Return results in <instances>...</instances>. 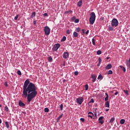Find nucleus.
Here are the masks:
<instances>
[{"mask_svg":"<svg viewBox=\"0 0 130 130\" xmlns=\"http://www.w3.org/2000/svg\"><path fill=\"white\" fill-rule=\"evenodd\" d=\"M63 66V67H64L66 66V63H64Z\"/></svg>","mask_w":130,"mask_h":130,"instance_id":"bf43d9fd","label":"nucleus"},{"mask_svg":"<svg viewBox=\"0 0 130 130\" xmlns=\"http://www.w3.org/2000/svg\"><path fill=\"white\" fill-rule=\"evenodd\" d=\"M71 32H72V30L68 29L66 31L67 34L70 35L71 34Z\"/></svg>","mask_w":130,"mask_h":130,"instance_id":"c85d7f7f","label":"nucleus"},{"mask_svg":"<svg viewBox=\"0 0 130 130\" xmlns=\"http://www.w3.org/2000/svg\"><path fill=\"white\" fill-rule=\"evenodd\" d=\"M82 31L83 33H85V29H82Z\"/></svg>","mask_w":130,"mask_h":130,"instance_id":"864d4df0","label":"nucleus"},{"mask_svg":"<svg viewBox=\"0 0 130 130\" xmlns=\"http://www.w3.org/2000/svg\"><path fill=\"white\" fill-rule=\"evenodd\" d=\"M124 93H125V94L126 95H127V96H128L129 94H128V91H127V90H123Z\"/></svg>","mask_w":130,"mask_h":130,"instance_id":"393cba45","label":"nucleus"},{"mask_svg":"<svg viewBox=\"0 0 130 130\" xmlns=\"http://www.w3.org/2000/svg\"><path fill=\"white\" fill-rule=\"evenodd\" d=\"M74 22H75V23H79V22H80V20L79 19H75Z\"/></svg>","mask_w":130,"mask_h":130,"instance_id":"58836bf2","label":"nucleus"},{"mask_svg":"<svg viewBox=\"0 0 130 130\" xmlns=\"http://www.w3.org/2000/svg\"><path fill=\"white\" fill-rule=\"evenodd\" d=\"M19 106H22V107H25V104H24L22 101L19 102Z\"/></svg>","mask_w":130,"mask_h":130,"instance_id":"ddd939ff","label":"nucleus"},{"mask_svg":"<svg viewBox=\"0 0 130 130\" xmlns=\"http://www.w3.org/2000/svg\"><path fill=\"white\" fill-rule=\"evenodd\" d=\"M106 111H109V109H106Z\"/></svg>","mask_w":130,"mask_h":130,"instance_id":"6e6d98bb","label":"nucleus"},{"mask_svg":"<svg viewBox=\"0 0 130 130\" xmlns=\"http://www.w3.org/2000/svg\"><path fill=\"white\" fill-rule=\"evenodd\" d=\"M5 111H7V112L9 111V108L8 107V106L5 107Z\"/></svg>","mask_w":130,"mask_h":130,"instance_id":"c9c22d12","label":"nucleus"},{"mask_svg":"<svg viewBox=\"0 0 130 130\" xmlns=\"http://www.w3.org/2000/svg\"><path fill=\"white\" fill-rule=\"evenodd\" d=\"M74 75H75V76H78V75H79V72H77V71L75 72Z\"/></svg>","mask_w":130,"mask_h":130,"instance_id":"37998d69","label":"nucleus"},{"mask_svg":"<svg viewBox=\"0 0 130 130\" xmlns=\"http://www.w3.org/2000/svg\"><path fill=\"white\" fill-rule=\"evenodd\" d=\"M85 91H88V89H89V86L86 84L85 85Z\"/></svg>","mask_w":130,"mask_h":130,"instance_id":"c756f323","label":"nucleus"},{"mask_svg":"<svg viewBox=\"0 0 130 130\" xmlns=\"http://www.w3.org/2000/svg\"><path fill=\"white\" fill-rule=\"evenodd\" d=\"M5 124H6V127L7 128H10V125L9 124V122H8V121L5 122Z\"/></svg>","mask_w":130,"mask_h":130,"instance_id":"412c9836","label":"nucleus"},{"mask_svg":"<svg viewBox=\"0 0 130 130\" xmlns=\"http://www.w3.org/2000/svg\"><path fill=\"white\" fill-rule=\"evenodd\" d=\"M104 117L103 116H101L99 118V123H101V124H103L104 123V121H103V118Z\"/></svg>","mask_w":130,"mask_h":130,"instance_id":"6e6552de","label":"nucleus"},{"mask_svg":"<svg viewBox=\"0 0 130 130\" xmlns=\"http://www.w3.org/2000/svg\"><path fill=\"white\" fill-rule=\"evenodd\" d=\"M73 13V11L72 10H69L65 12L66 14H72Z\"/></svg>","mask_w":130,"mask_h":130,"instance_id":"a878e982","label":"nucleus"},{"mask_svg":"<svg viewBox=\"0 0 130 130\" xmlns=\"http://www.w3.org/2000/svg\"><path fill=\"white\" fill-rule=\"evenodd\" d=\"M48 61H49L50 62H51V61H52L53 59H52V57L51 56H49L48 58Z\"/></svg>","mask_w":130,"mask_h":130,"instance_id":"6ab92c4d","label":"nucleus"},{"mask_svg":"<svg viewBox=\"0 0 130 130\" xmlns=\"http://www.w3.org/2000/svg\"><path fill=\"white\" fill-rule=\"evenodd\" d=\"M36 12L32 13L31 15V18H33V17H36Z\"/></svg>","mask_w":130,"mask_h":130,"instance_id":"bb28decb","label":"nucleus"},{"mask_svg":"<svg viewBox=\"0 0 130 130\" xmlns=\"http://www.w3.org/2000/svg\"><path fill=\"white\" fill-rule=\"evenodd\" d=\"M63 82H66V80H65V79L63 80Z\"/></svg>","mask_w":130,"mask_h":130,"instance_id":"052dcab7","label":"nucleus"},{"mask_svg":"<svg viewBox=\"0 0 130 130\" xmlns=\"http://www.w3.org/2000/svg\"><path fill=\"white\" fill-rule=\"evenodd\" d=\"M17 74L19 75V76H22V73L21 72V71L18 70L17 71Z\"/></svg>","mask_w":130,"mask_h":130,"instance_id":"473e14b6","label":"nucleus"},{"mask_svg":"<svg viewBox=\"0 0 130 130\" xmlns=\"http://www.w3.org/2000/svg\"><path fill=\"white\" fill-rule=\"evenodd\" d=\"M88 114H91V115H92V116H94V114H93V113H92L91 112H89Z\"/></svg>","mask_w":130,"mask_h":130,"instance_id":"de8ad7c7","label":"nucleus"},{"mask_svg":"<svg viewBox=\"0 0 130 130\" xmlns=\"http://www.w3.org/2000/svg\"><path fill=\"white\" fill-rule=\"evenodd\" d=\"M66 40H67V37H66V36H63L62 39L61 40V42H64V41H66Z\"/></svg>","mask_w":130,"mask_h":130,"instance_id":"a211bd4d","label":"nucleus"},{"mask_svg":"<svg viewBox=\"0 0 130 130\" xmlns=\"http://www.w3.org/2000/svg\"><path fill=\"white\" fill-rule=\"evenodd\" d=\"M44 111L45 112H49V109H48V108H45Z\"/></svg>","mask_w":130,"mask_h":130,"instance_id":"7c9ffc66","label":"nucleus"},{"mask_svg":"<svg viewBox=\"0 0 130 130\" xmlns=\"http://www.w3.org/2000/svg\"><path fill=\"white\" fill-rule=\"evenodd\" d=\"M113 74V72L111 70H109L108 73H107V75H112Z\"/></svg>","mask_w":130,"mask_h":130,"instance_id":"b1692460","label":"nucleus"},{"mask_svg":"<svg viewBox=\"0 0 130 130\" xmlns=\"http://www.w3.org/2000/svg\"><path fill=\"white\" fill-rule=\"evenodd\" d=\"M63 115V114H61L60 115V116H59L57 118V120H59L60 119V118H61V117H62V116Z\"/></svg>","mask_w":130,"mask_h":130,"instance_id":"2f4dec72","label":"nucleus"},{"mask_svg":"<svg viewBox=\"0 0 130 130\" xmlns=\"http://www.w3.org/2000/svg\"><path fill=\"white\" fill-rule=\"evenodd\" d=\"M89 103H94V99H91Z\"/></svg>","mask_w":130,"mask_h":130,"instance_id":"c03bdc74","label":"nucleus"},{"mask_svg":"<svg viewBox=\"0 0 130 130\" xmlns=\"http://www.w3.org/2000/svg\"><path fill=\"white\" fill-rule=\"evenodd\" d=\"M23 92L22 97L27 98V104L30 103L37 96V87L32 82H30L29 79H27L24 83L23 87Z\"/></svg>","mask_w":130,"mask_h":130,"instance_id":"f257e3e1","label":"nucleus"},{"mask_svg":"<svg viewBox=\"0 0 130 130\" xmlns=\"http://www.w3.org/2000/svg\"><path fill=\"white\" fill-rule=\"evenodd\" d=\"M126 64L127 68H128V69H130V57H129V60H126Z\"/></svg>","mask_w":130,"mask_h":130,"instance_id":"9b49d317","label":"nucleus"},{"mask_svg":"<svg viewBox=\"0 0 130 130\" xmlns=\"http://www.w3.org/2000/svg\"><path fill=\"white\" fill-rule=\"evenodd\" d=\"M112 68V65H111V64H109L105 67V69L106 70H110V69H111Z\"/></svg>","mask_w":130,"mask_h":130,"instance_id":"f8f14e48","label":"nucleus"},{"mask_svg":"<svg viewBox=\"0 0 130 130\" xmlns=\"http://www.w3.org/2000/svg\"><path fill=\"white\" fill-rule=\"evenodd\" d=\"M0 93H1V91H0Z\"/></svg>","mask_w":130,"mask_h":130,"instance_id":"0e129e2a","label":"nucleus"},{"mask_svg":"<svg viewBox=\"0 0 130 130\" xmlns=\"http://www.w3.org/2000/svg\"><path fill=\"white\" fill-rule=\"evenodd\" d=\"M99 63H101V62H102V59L100 57L99 58Z\"/></svg>","mask_w":130,"mask_h":130,"instance_id":"a19ab883","label":"nucleus"},{"mask_svg":"<svg viewBox=\"0 0 130 130\" xmlns=\"http://www.w3.org/2000/svg\"><path fill=\"white\" fill-rule=\"evenodd\" d=\"M114 92H115V95H117V94H118V91H117L116 90H113V92L114 93Z\"/></svg>","mask_w":130,"mask_h":130,"instance_id":"79ce46f5","label":"nucleus"},{"mask_svg":"<svg viewBox=\"0 0 130 130\" xmlns=\"http://www.w3.org/2000/svg\"><path fill=\"white\" fill-rule=\"evenodd\" d=\"M82 3H83V1L80 0L79 2L77 4V6L79 7H82Z\"/></svg>","mask_w":130,"mask_h":130,"instance_id":"4468645a","label":"nucleus"},{"mask_svg":"<svg viewBox=\"0 0 130 130\" xmlns=\"http://www.w3.org/2000/svg\"><path fill=\"white\" fill-rule=\"evenodd\" d=\"M79 36V34L77 31H74L73 32V37H78Z\"/></svg>","mask_w":130,"mask_h":130,"instance_id":"2eb2a0df","label":"nucleus"},{"mask_svg":"<svg viewBox=\"0 0 130 130\" xmlns=\"http://www.w3.org/2000/svg\"><path fill=\"white\" fill-rule=\"evenodd\" d=\"M59 47H60V44H55L52 48L53 51H56Z\"/></svg>","mask_w":130,"mask_h":130,"instance_id":"0eeeda50","label":"nucleus"},{"mask_svg":"<svg viewBox=\"0 0 130 130\" xmlns=\"http://www.w3.org/2000/svg\"><path fill=\"white\" fill-rule=\"evenodd\" d=\"M108 29L109 30V31H113L114 28L112 27V26H111V25H109Z\"/></svg>","mask_w":130,"mask_h":130,"instance_id":"4be33fe9","label":"nucleus"},{"mask_svg":"<svg viewBox=\"0 0 130 130\" xmlns=\"http://www.w3.org/2000/svg\"><path fill=\"white\" fill-rule=\"evenodd\" d=\"M60 110H62V109H63V105H62V104L60 105Z\"/></svg>","mask_w":130,"mask_h":130,"instance_id":"4c0bfd02","label":"nucleus"},{"mask_svg":"<svg viewBox=\"0 0 130 130\" xmlns=\"http://www.w3.org/2000/svg\"><path fill=\"white\" fill-rule=\"evenodd\" d=\"M80 120L82 122H84V121H85V119L84 118H80Z\"/></svg>","mask_w":130,"mask_h":130,"instance_id":"a18cd8bd","label":"nucleus"},{"mask_svg":"<svg viewBox=\"0 0 130 130\" xmlns=\"http://www.w3.org/2000/svg\"><path fill=\"white\" fill-rule=\"evenodd\" d=\"M119 67L122 69V70L123 71V72H124V73H125L126 69H125V68H124V67L122 66H120Z\"/></svg>","mask_w":130,"mask_h":130,"instance_id":"dca6fc26","label":"nucleus"},{"mask_svg":"<svg viewBox=\"0 0 130 130\" xmlns=\"http://www.w3.org/2000/svg\"><path fill=\"white\" fill-rule=\"evenodd\" d=\"M111 26L112 27H117V26H118V20L115 18L113 19L112 20Z\"/></svg>","mask_w":130,"mask_h":130,"instance_id":"7ed1b4c3","label":"nucleus"},{"mask_svg":"<svg viewBox=\"0 0 130 130\" xmlns=\"http://www.w3.org/2000/svg\"><path fill=\"white\" fill-rule=\"evenodd\" d=\"M5 87H8V82H6L5 83Z\"/></svg>","mask_w":130,"mask_h":130,"instance_id":"09e8293b","label":"nucleus"},{"mask_svg":"<svg viewBox=\"0 0 130 130\" xmlns=\"http://www.w3.org/2000/svg\"><path fill=\"white\" fill-rule=\"evenodd\" d=\"M18 18H19V15H16V16L15 17L14 20H15V21H17V20H18Z\"/></svg>","mask_w":130,"mask_h":130,"instance_id":"e433bc0d","label":"nucleus"},{"mask_svg":"<svg viewBox=\"0 0 130 130\" xmlns=\"http://www.w3.org/2000/svg\"><path fill=\"white\" fill-rule=\"evenodd\" d=\"M125 122V120L122 119L120 121V124H124V123Z\"/></svg>","mask_w":130,"mask_h":130,"instance_id":"f3484780","label":"nucleus"},{"mask_svg":"<svg viewBox=\"0 0 130 130\" xmlns=\"http://www.w3.org/2000/svg\"><path fill=\"white\" fill-rule=\"evenodd\" d=\"M109 1H110V0H107V2H109Z\"/></svg>","mask_w":130,"mask_h":130,"instance_id":"680f3d73","label":"nucleus"},{"mask_svg":"<svg viewBox=\"0 0 130 130\" xmlns=\"http://www.w3.org/2000/svg\"><path fill=\"white\" fill-rule=\"evenodd\" d=\"M101 53H102V52L101 51V50H98L96 52V54L98 55H100V54H101Z\"/></svg>","mask_w":130,"mask_h":130,"instance_id":"cd10ccee","label":"nucleus"},{"mask_svg":"<svg viewBox=\"0 0 130 130\" xmlns=\"http://www.w3.org/2000/svg\"><path fill=\"white\" fill-rule=\"evenodd\" d=\"M98 80H102L103 79V76L101 74L99 75V77L98 78Z\"/></svg>","mask_w":130,"mask_h":130,"instance_id":"5701e85b","label":"nucleus"},{"mask_svg":"<svg viewBox=\"0 0 130 130\" xmlns=\"http://www.w3.org/2000/svg\"><path fill=\"white\" fill-rule=\"evenodd\" d=\"M76 20V16H73V17L71 18V21L72 22H74Z\"/></svg>","mask_w":130,"mask_h":130,"instance_id":"72a5a7b5","label":"nucleus"},{"mask_svg":"<svg viewBox=\"0 0 130 130\" xmlns=\"http://www.w3.org/2000/svg\"><path fill=\"white\" fill-rule=\"evenodd\" d=\"M76 31L77 32H80L81 31V29H80V27H77L76 29Z\"/></svg>","mask_w":130,"mask_h":130,"instance_id":"ea45409f","label":"nucleus"},{"mask_svg":"<svg viewBox=\"0 0 130 130\" xmlns=\"http://www.w3.org/2000/svg\"><path fill=\"white\" fill-rule=\"evenodd\" d=\"M105 95L106 96V98H105V101H106V102L105 104V107L109 108L110 105H109V101H108V98L109 96L108 95V93H106Z\"/></svg>","mask_w":130,"mask_h":130,"instance_id":"20e7f679","label":"nucleus"},{"mask_svg":"<svg viewBox=\"0 0 130 130\" xmlns=\"http://www.w3.org/2000/svg\"><path fill=\"white\" fill-rule=\"evenodd\" d=\"M106 59H107V60L109 59V57H107L106 58Z\"/></svg>","mask_w":130,"mask_h":130,"instance_id":"4d7b16f0","label":"nucleus"},{"mask_svg":"<svg viewBox=\"0 0 130 130\" xmlns=\"http://www.w3.org/2000/svg\"><path fill=\"white\" fill-rule=\"evenodd\" d=\"M115 120V118L114 117L111 118L110 120V123H112V122H113V121H114Z\"/></svg>","mask_w":130,"mask_h":130,"instance_id":"aec40b11","label":"nucleus"},{"mask_svg":"<svg viewBox=\"0 0 130 130\" xmlns=\"http://www.w3.org/2000/svg\"><path fill=\"white\" fill-rule=\"evenodd\" d=\"M34 25H36V21H34Z\"/></svg>","mask_w":130,"mask_h":130,"instance_id":"603ef678","label":"nucleus"},{"mask_svg":"<svg viewBox=\"0 0 130 130\" xmlns=\"http://www.w3.org/2000/svg\"><path fill=\"white\" fill-rule=\"evenodd\" d=\"M44 32H45V35H46V36H48V35H49V34H50V28H49V27L46 26L44 27Z\"/></svg>","mask_w":130,"mask_h":130,"instance_id":"39448f33","label":"nucleus"},{"mask_svg":"<svg viewBox=\"0 0 130 130\" xmlns=\"http://www.w3.org/2000/svg\"><path fill=\"white\" fill-rule=\"evenodd\" d=\"M95 19L96 15H95V13L91 12L90 14V17L89 18V22L90 25H93V24H94Z\"/></svg>","mask_w":130,"mask_h":130,"instance_id":"f03ea898","label":"nucleus"},{"mask_svg":"<svg viewBox=\"0 0 130 130\" xmlns=\"http://www.w3.org/2000/svg\"><path fill=\"white\" fill-rule=\"evenodd\" d=\"M92 43L93 45H95V39L93 38L92 39Z\"/></svg>","mask_w":130,"mask_h":130,"instance_id":"f704fd0d","label":"nucleus"},{"mask_svg":"<svg viewBox=\"0 0 130 130\" xmlns=\"http://www.w3.org/2000/svg\"><path fill=\"white\" fill-rule=\"evenodd\" d=\"M96 75L95 74H92L91 75V79L92 83H95L96 82Z\"/></svg>","mask_w":130,"mask_h":130,"instance_id":"1a4fd4ad","label":"nucleus"},{"mask_svg":"<svg viewBox=\"0 0 130 130\" xmlns=\"http://www.w3.org/2000/svg\"><path fill=\"white\" fill-rule=\"evenodd\" d=\"M43 16L44 17H48V14L47 13H44Z\"/></svg>","mask_w":130,"mask_h":130,"instance_id":"49530a36","label":"nucleus"},{"mask_svg":"<svg viewBox=\"0 0 130 130\" xmlns=\"http://www.w3.org/2000/svg\"><path fill=\"white\" fill-rule=\"evenodd\" d=\"M89 34V30H87L86 32H85V34Z\"/></svg>","mask_w":130,"mask_h":130,"instance_id":"3c124183","label":"nucleus"},{"mask_svg":"<svg viewBox=\"0 0 130 130\" xmlns=\"http://www.w3.org/2000/svg\"><path fill=\"white\" fill-rule=\"evenodd\" d=\"M0 107H2V105H0Z\"/></svg>","mask_w":130,"mask_h":130,"instance_id":"e2e57ef3","label":"nucleus"},{"mask_svg":"<svg viewBox=\"0 0 130 130\" xmlns=\"http://www.w3.org/2000/svg\"><path fill=\"white\" fill-rule=\"evenodd\" d=\"M1 123H2V119H0V124H1Z\"/></svg>","mask_w":130,"mask_h":130,"instance_id":"13d9d810","label":"nucleus"},{"mask_svg":"<svg viewBox=\"0 0 130 130\" xmlns=\"http://www.w3.org/2000/svg\"><path fill=\"white\" fill-rule=\"evenodd\" d=\"M88 117H90V118H93V116H92V115H88Z\"/></svg>","mask_w":130,"mask_h":130,"instance_id":"8fccbe9b","label":"nucleus"},{"mask_svg":"<svg viewBox=\"0 0 130 130\" xmlns=\"http://www.w3.org/2000/svg\"><path fill=\"white\" fill-rule=\"evenodd\" d=\"M63 58L67 59L69 57V53L68 52H64L63 54Z\"/></svg>","mask_w":130,"mask_h":130,"instance_id":"9d476101","label":"nucleus"},{"mask_svg":"<svg viewBox=\"0 0 130 130\" xmlns=\"http://www.w3.org/2000/svg\"><path fill=\"white\" fill-rule=\"evenodd\" d=\"M101 63H99H99L98 64V67H100V64H101Z\"/></svg>","mask_w":130,"mask_h":130,"instance_id":"5fc2aeb1","label":"nucleus"},{"mask_svg":"<svg viewBox=\"0 0 130 130\" xmlns=\"http://www.w3.org/2000/svg\"><path fill=\"white\" fill-rule=\"evenodd\" d=\"M76 102L79 105H81L82 103L84 102V98L83 97H79L76 99Z\"/></svg>","mask_w":130,"mask_h":130,"instance_id":"423d86ee","label":"nucleus"}]
</instances>
